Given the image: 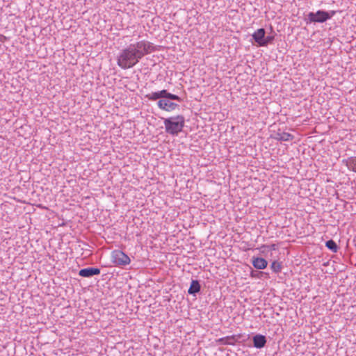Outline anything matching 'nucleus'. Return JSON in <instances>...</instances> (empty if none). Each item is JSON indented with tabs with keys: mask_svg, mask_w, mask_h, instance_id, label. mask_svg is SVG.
Listing matches in <instances>:
<instances>
[{
	"mask_svg": "<svg viewBox=\"0 0 356 356\" xmlns=\"http://www.w3.org/2000/svg\"><path fill=\"white\" fill-rule=\"evenodd\" d=\"M155 49L154 44L146 40H141L131 44L119 53L117 57V64L123 70L131 68L135 66L145 55L154 51Z\"/></svg>",
	"mask_w": 356,
	"mask_h": 356,
	"instance_id": "nucleus-1",
	"label": "nucleus"
},
{
	"mask_svg": "<svg viewBox=\"0 0 356 356\" xmlns=\"http://www.w3.org/2000/svg\"><path fill=\"white\" fill-rule=\"evenodd\" d=\"M163 124L166 133L172 136H177L184 127L185 118L181 115H177L163 119Z\"/></svg>",
	"mask_w": 356,
	"mask_h": 356,
	"instance_id": "nucleus-2",
	"label": "nucleus"
},
{
	"mask_svg": "<svg viewBox=\"0 0 356 356\" xmlns=\"http://www.w3.org/2000/svg\"><path fill=\"white\" fill-rule=\"evenodd\" d=\"M336 14V11H325L318 10L317 12H310L307 15V19L310 22L323 23L331 19Z\"/></svg>",
	"mask_w": 356,
	"mask_h": 356,
	"instance_id": "nucleus-3",
	"label": "nucleus"
},
{
	"mask_svg": "<svg viewBox=\"0 0 356 356\" xmlns=\"http://www.w3.org/2000/svg\"><path fill=\"white\" fill-rule=\"evenodd\" d=\"M145 97L151 101L157 99H168L170 100H177L181 102V99L177 95L168 92L166 90H162L157 92H153L145 95Z\"/></svg>",
	"mask_w": 356,
	"mask_h": 356,
	"instance_id": "nucleus-4",
	"label": "nucleus"
},
{
	"mask_svg": "<svg viewBox=\"0 0 356 356\" xmlns=\"http://www.w3.org/2000/svg\"><path fill=\"white\" fill-rule=\"evenodd\" d=\"M111 259L115 266H126L130 264L131 259L124 252L115 250L111 253Z\"/></svg>",
	"mask_w": 356,
	"mask_h": 356,
	"instance_id": "nucleus-5",
	"label": "nucleus"
},
{
	"mask_svg": "<svg viewBox=\"0 0 356 356\" xmlns=\"http://www.w3.org/2000/svg\"><path fill=\"white\" fill-rule=\"evenodd\" d=\"M157 106L160 109L168 112L172 111L179 106L177 104L170 102L168 99L159 100Z\"/></svg>",
	"mask_w": 356,
	"mask_h": 356,
	"instance_id": "nucleus-6",
	"label": "nucleus"
},
{
	"mask_svg": "<svg viewBox=\"0 0 356 356\" xmlns=\"http://www.w3.org/2000/svg\"><path fill=\"white\" fill-rule=\"evenodd\" d=\"M266 35V31L264 28L257 29L252 35V37L254 42L259 47H265L264 36Z\"/></svg>",
	"mask_w": 356,
	"mask_h": 356,
	"instance_id": "nucleus-7",
	"label": "nucleus"
},
{
	"mask_svg": "<svg viewBox=\"0 0 356 356\" xmlns=\"http://www.w3.org/2000/svg\"><path fill=\"white\" fill-rule=\"evenodd\" d=\"M100 274V269L98 268L89 267L81 269L79 275L83 277H92L94 275Z\"/></svg>",
	"mask_w": 356,
	"mask_h": 356,
	"instance_id": "nucleus-8",
	"label": "nucleus"
},
{
	"mask_svg": "<svg viewBox=\"0 0 356 356\" xmlns=\"http://www.w3.org/2000/svg\"><path fill=\"white\" fill-rule=\"evenodd\" d=\"M253 346L257 348H262L265 346L267 340L264 335L258 334L252 337Z\"/></svg>",
	"mask_w": 356,
	"mask_h": 356,
	"instance_id": "nucleus-9",
	"label": "nucleus"
},
{
	"mask_svg": "<svg viewBox=\"0 0 356 356\" xmlns=\"http://www.w3.org/2000/svg\"><path fill=\"white\" fill-rule=\"evenodd\" d=\"M252 265L257 269L263 270L267 267L268 262L264 258L253 257L252 258Z\"/></svg>",
	"mask_w": 356,
	"mask_h": 356,
	"instance_id": "nucleus-10",
	"label": "nucleus"
},
{
	"mask_svg": "<svg viewBox=\"0 0 356 356\" xmlns=\"http://www.w3.org/2000/svg\"><path fill=\"white\" fill-rule=\"evenodd\" d=\"M240 338V336L232 335L220 338L219 342L224 345H234Z\"/></svg>",
	"mask_w": 356,
	"mask_h": 356,
	"instance_id": "nucleus-11",
	"label": "nucleus"
},
{
	"mask_svg": "<svg viewBox=\"0 0 356 356\" xmlns=\"http://www.w3.org/2000/svg\"><path fill=\"white\" fill-rule=\"evenodd\" d=\"M294 136L289 133L278 131L275 134L274 138L278 141H290L293 139Z\"/></svg>",
	"mask_w": 356,
	"mask_h": 356,
	"instance_id": "nucleus-12",
	"label": "nucleus"
},
{
	"mask_svg": "<svg viewBox=\"0 0 356 356\" xmlns=\"http://www.w3.org/2000/svg\"><path fill=\"white\" fill-rule=\"evenodd\" d=\"M201 286L199 281L193 280L191 286L188 289V293L189 294L195 295L200 291Z\"/></svg>",
	"mask_w": 356,
	"mask_h": 356,
	"instance_id": "nucleus-13",
	"label": "nucleus"
},
{
	"mask_svg": "<svg viewBox=\"0 0 356 356\" xmlns=\"http://www.w3.org/2000/svg\"><path fill=\"white\" fill-rule=\"evenodd\" d=\"M325 245L329 250H332L333 252H337L338 246L333 240L330 239L326 241Z\"/></svg>",
	"mask_w": 356,
	"mask_h": 356,
	"instance_id": "nucleus-14",
	"label": "nucleus"
},
{
	"mask_svg": "<svg viewBox=\"0 0 356 356\" xmlns=\"http://www.w3.org/2000/svg\"><path fill=\"white\" fill-rule=\"evenodd\" d=\"M270 268L275 273H279L281 271L282 269L281 264L275 261L271 264Z\"/></svg>",
	"mask_w": 356,
	"mask_h": 356,
	"instance_id": "nucleus-15",
	"label": "nucleus"
},
{
	"mask_svg": "<svg viewBox=\"0 0 356 356\" xmlns=\"http://www.w3.org/2000/svg\"><path fill=\"white\" fill-rule=\"evenodd\" d=\"M274 35H268L266 37L264 36V42H265V47L267 46L268 44H270L274 40Z\"/></svg>",
	"mask_w": 356,
	"mask_h": 356,
	"instance_id": "nucleus-16",
	"label": "nucleus"
},
{
	"mask_svg": "<svg viewBox=\"0 0 356 356\" xmlns=\"http://www.w3.org/2000/svg\"><path fill=\"white\" fill-rule=\"evenodd\" d=\"M261 274H263V272H258V271L252 270L251 272V277H259V275Z\"/></svg>",
	"mask_w": 356,
	"mask_h": 356,
	"instance_id": "nucleus-17",
	"label": "nucleus"
}]
</instances>
